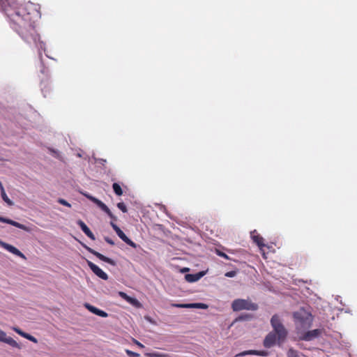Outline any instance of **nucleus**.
<instances>
[{
    "mask_svg": "<svg viewBox=\"0 0 357 357\" xmlns=\"http://www.w3.org/2000/svg\"><path fill=\"white\" fill-rule=\"evenodd\" d=\"M0 6L12 29L24 41L36 43L39 40L33 24V18L39 15L38 5L31 2L19 4L12 0H0Z\"/></svg>",
    "mask_w": 357,
    "mask_h": 357,
    "instance_id": "nucleus-1",
    "label": "nucleus"
},
{
    "mask_svg": "<svg viewBox=\"0 0 357 357\" xmlns=\"http://www.w3.org/2000/svg\"><path fill=\"white\" fill-rule=\"evenodd\" d=\"M271 325L273 331L266 335L263 342L266 348H271L276 344L281 346L288 335V331L278 314H274L271 317Z\"/></svg>",
    "mask_w": 357,
    "mask_h": 357,
    "instance_id": "nucleus-2",
    "label": "nucleus"
},
{
    "mask_svg": "<svg viewBox=\"0 0 357 357\" xmlns=\"http://www.w3.org/2000/svg\"><path fill=\"white\" fill-rule=\"evenodd\" d=\"M293 317L298 330L309 328L313 321L311 313L303 308L294 312Z\"/></svg>",
    "mask_w": 357,
    "mask_h": 357,
    "instance_id": "nucleus-3",
    "label": "nucleus"
},
{
    "mask_svg": "<svg viewBox=\"0 0 357 357\" xmlns=\"http://www.w3.org/2000/svg\"><path fill=\"white\" fill-rule=\"evenodd\" d=\"M231 308L235 312L243 310L255 311L258 309V305L249 299L238 298L232 302Z\"/></svg>",
    "mask_w": 357,
    "mask_h": 357,
    "instance_id": "nucleus-4",
    "label": "nucleus"
},
{
    "mask_svg": "<svg viewBox=\"0 0 357 357\" xmlns=\"http://www.w3.org/2000/svg\"><path fill=\"white\" fill-rule=\"evenodd\" d=\"M110 225L112 226V229L115 231L118 236L124 241L126 244L131 246L133 248H136L137 247V245L133 242L132 240H130L124 233L123 231L115 224L114 222H110Z\"/></svg>",
    "mask_w": 357,
    "mask_h": 357,
    "instance_id": "nucleus-5",
    "label": "nucleus"
},
{
    "mask_svg": "<svg viewBox=\"0 0 357 357\" xmlns=\"http://www.w3.org/2000/svg\"><path fill=\"white\" fill-rule=\"evenodd\" d=\"M85 196L94 204H96L102 211L106 213L110 218L113 220H116V217L113 215L109 208L100 200L98 199L89 195H85Z\"/></svg>",
    "mask_w": 357,
    "mask_h": 357,
    "instance_id": "nucleus-6",
    "label": "nucleus"
},
{
    "mask_svg": "<svg viewBox=\"0 0 357 357\" xmlns=\"http://www.w3.org/2000/svg\"><path fill=\"white\" fill-rule=\"evenodd\" d=\"M87 264L91 268V270L100 278L107 280L108 279V275L106 273H105L101 268H100L97 265L93 264L90 261H87Z\"/></svg>",
    "mask_w": 357,
    "mask_h": 357,
    "instance_id": "nucleus-7",
    "label": "nucleus"
},
{
    "mask_svg": "<svg viewBox=\"0 0 357 357\" xmlns=\"http://www.w3.org/2000/svg\"><path fill=\"white\" fill-rule=\"evenodd\" d=\"M0 342L6 343L14 348H20L19 344L12 337L7 336L6 333L2 330H0Z\"/></svg>",
    "mask_w": 357,
    "mask_h": 357,
    "instance_id": "nucleus-8",
    "label": "nucleus"
},
{
    "mask_svg": "<svg viewBox=\"0 0 357 357\" xmlns=\"http://www.w3.org/2000/svg\"><path fill=\"white\" fill-rule=\"evenodd\" d=\"M0 222L11 225L27 232H30L31 231L30 227L6 218L0 216Z\"/></svg>",
    "mask_w": 357,
    "mask_h": 357,
    "instance_id": "nucleus-9",
    "label": "nucleus"
},
{
    "mask_svg": "<svg viewBox=\"0 0 357 357\" xmlns=\"http://www.w3.org/2000/svg\"><path fill=\"white\" fill-rule=\"evenodd\" d=\"M172 307H178V308H199V309H206L208 305L202 303H188V304H177L173 303L172 304Z\"/></svg>",
    "mask_w": 357,
    "mask_h": 357,
    "instance_id": "nucleus-10",
    "label": "nucleus"
},
{
    "mask_svg": "<svg viewBox=\"0 0 357 357\" xmlns=\"http://www.w3.org/2000/svg\"><path fill=\"white\" fill-rule=\"evenodd\" d=\"M321 333V331L319 329H314L312 331H308L305 332L301 337L300 339L305 341H311L313 339L319 336V335Z\"/></svg>",
    "mask_w": 357,
    "mask_h": 357,
    "instance_id": "nucleus-11",
    "label": "nucleus"
},
{
    "mask_svg": "<svg viewBox=\"0 0 357 357\" xmlns=\"http://www.w3.org/2000/svg\"><path fill=\"white\" fill-rule=\"evenodd\" d=\"M87 250L91 253L92 255H93L94 256H96V257H98L99 259H100L101 261H103L105 262H107L112 266H114L115 265V262L113 259L102 255L101 253L94 250L92 248H86Z\"/></svg>",
    "mask_w": 357,
    "mask_h": 357,
    "instance_id": "nucleus-12",
    "label": "nucleus"
},
{
    "mask_svg": "<svg viewBox=\"0 0 357 357\" xmlns=\"http://www.w3.org/2000/svg\"><path fill=\"white\" fill-rule=\"evenodd\" d=\"M245 355H256L259 356H266L268 355V352L266 351H259V350H248L241 352L236 355V357L243 356Z\"/></svg>",
    "mask_w": 357,
    "mask_h": 357,
    "instance_id": "nucleus-13",
    "label": "nucleus"
},
{
    "mask_svg": "<svg viewBox=\"0 0 357 357\" xmlns=\"http://www.w3.org/2000/svg\"><path fill=\"white\" fill-rule=\"evenodd\" d=\"M119 295L121 296V298H122L123 300L126 301L130 304H131L135 307H137L141 306V304L137 299H136L135 298L129 296L125 292L119 291Z\"/></svg>",
    "mask_w": 357,
    "mask_h": 357,
    "instance_id": "nucleus-14",
    "label": "nucleus"
},
{
    "mask_svg": "<svg viewBox=\"0 0 357 357\" xmlns=\"http://www.w3.org/2000/svg\"><path fill=\"white\" fill-rule=\"evenodd\" d=\"M119 295L121 296V298H122L123 300L126 301L130 304H131L135 307H137L141 306V304L137 299H136L135 298L129 296L125 292L119 291Z\"/></svg>",
    "mask_w": 357,
    "mask_h": 357,
    "instance_id": "nucleus-15",
    "label": "nucleus"
},
{
    "mask_svg": "<svg viewBox=\"0 0 357 357\" xmlns=\"http://www.w3.org/2000/svg\"><path fill=\"white\" fill-rule=\"evenodd\" d=\"M119 295L121 296V298H122L123 300L126 301L130 304H131L135 307H137L141 306V304L137 299H136L135 298L129 296L125 292L119 291Z\"/></svg>",
    "mask_w": 357,
    "mask_h": 357,
    "instance_id": "nucleus-16",
    "label": "nucleus"
},
{
    "mask_svg": "<svg viewBox=\"0 0 357 357\" xmlns=\"http://www.w3.org/2000/svg\"><path fill=\"white\" fill-rule=\"evenodd\" d=\"M1 245L5 249H6L8 251H9L10 252H11L18 257H20L23 259H26L24 255L22 252H20L17 248L14 247L13 245H11L6 243H1Z\"/></svg>",
    "mask_w": 357,
    "mask_h": 357,
    "instance_id": "nucleus-17",
    "label": "nucleus"
},
{
    "mask_svg": "<svg viewBox=\"0 0 357 357\" xmlns=\"http://www.w3.org/2000/svg\"><path fill=\"white\" fill-rule=\"evenodd\" d=\"M251 237L253 241L258 245L260 249L265 247V244L264 243V239L257 234L256 230H254L251 232Z\"/></svg>",
    "mask_w": 357,
    "mask_h": 357,
    "instance_id": "nucleus-18",
    "label": "nucleus"
},
{
    "mask_svg": "<svg viewBox=\"0 0 357 357\" xmlns=\"http://www.w3.org/2000/svg\"><path fill=\"white\" fill-rule=\"evenodd\" d=\"M77 225L80 227L81 229L83 231V232L91 240H95V236L92 233V231L90 230V229L87 227V225L81 220H79L77 221Z\"/></svg>",
    "mask_w": 357,
    "mask_h": 357,
    "instance_id": "nucleus-19",
    "label": "nucleus"
},
{
    "mask_svg": "<svg viewBox=\"0 0 357 357\" xmlns=\"http://www.w3.org/2000/svg\"><path fill=\"white\" fill-rule=\"evenodd\" d=\"M84 306L86 307V309H88L91 312L98 315V316H100L101 317H107L108 316L107 313L105 312V311L103 310H101L89 303H86L84 305Z\"/></svg>",
    "mask_w": 357,
    "mask_h": 357,
    "instance_id": "nucleus-20",
    "label": "nucleus"
},
{
    "mask_svg": "<svg viewBox=\"0 0 357 357\" xmlns=\"http://www.w3.org/2000/svg\"><path fill=\"white\" fill-rule=\"evenodd\" d=\"M12 330H13L15 332H16L17 334H19L20 335H21L22 337L34 342V343H37L38 342V340L37 339L31 335L29 333H26L24 331H22L21 329H20L19 328L17 327H12Z\"/></svg>",
    "mask_w": 357,
    "mask_h": 357,
    "instance_id": "nucleus-21",
    "label": "nucleus"
},
{
    "mask_svg": "<svg viewBox=\"0 0 357 357\" xmlns=\"http://www.w3.org/2000/svg\"><path fill=\"white\" fill-rule=\"evenodd\" d=\"M12 330H13L15 332H16L17 334H19L20 335H21L22 337L34 342V343H37L38 342V340L37 339L31 335L29 333H26L24 331H22L21 329H20L19 328L17 327H12Z\"/></svg>",
    "mask_w": 357,
    "mask_h": 357,
    "instance_id": "nucleus-22",
    "label": "nucleus"
},
{
    "mask_svg": "<svg viewBox=\"0 0 357 357\" xmlns=\"http://www.w3.org/2000/svg\"><path fill=\"white\" fill-rule=\"evenodd\" d=\"M204 275V272H199L195 274H186L185 275V279L188 282H194L196 281H198L199 279H201Z\"/></svg>",
    "mask_w": 357,
    "mask_h": 357,
    "instance_id": "nucleus-23",
    "label": "nucleus"
},
{
    "mask_svg": "<svg viewBox=\"0 0 357 357\" xmlns=\"http://www.w3.org/2000/svg\"><path fill=\"white\" fill-rule=\"evenodd\" d=\"M0 190H1V197H2L3 200L5 202H6L9 206L13 205V202L7 196V195H6V193L5 192L3 186H1L0 188Z\"/></svg>",
    "mask_w": 357,
    "mask_h": 357,
    "instance_id": "nucleus-24",
    "label": "nucleus"
},
{
    "mask_svg": "<svg viewBox=\"0 0 357 357\" xmlns=\"http://www.w3.org/2000/svg\"><path fill=\"white\" fill-rule=\"evenodd\" d=\"M112 188H113V190H114V192L116 193V195L121 196V195H123V190L121 189V187L117 183H113Z\"/></svg>",
    "mask_w": 357,
    "mask_h": 357,
    "instance_id": "nucleus-25",
    "label": "nucleus"
},
{
    "mask_svg": "<svg viewBox=\"0 0 357 357\" xmlns=\"http://www.w3.org/2000/svg\"><path fill=\"white\" fill-rule=\"evenodd\" d=\"M287 357H299V356L296 350L289 349L287 351Z\"/></svg>",
    "mask_w": 357,
    "mask_h": 357,
    "instance_id": "nucleus-26",
    "label": "nucleus"
},
{
    "mask_svg": "<svg viewBox=\"0 0 357 357\" xmlns=\"http://www.w3.org/2000/svg\"><path fill=\"white\" fill-rule=\"evenodd\" d=\"M117 207L123 213H126L128 211L127 207L123 202H119L117 204Z\"/></svg>",
    "mask_w": 357,
    "mask_h": 357,
    "instance_id": "nucleus-27",
    "label": "nucleus"
},
{
    "mask_svg": "<svg viewBox=\"0 0 357 357\" xmlns=\"http://www.w3.org/2000/svg\"><path fill=\"white\" fill-rule=\"evenodd\" d=\"M147 356L150 357H169L168 354L159 353L149 354Z\"/></svg>",
    "mask_w": 357,
    "mask_h": 357,
    "instance_id": "nucleus-28",
    "label": "nucleus"
},
{
    "mask_svg": "<svg viewBox=\"0 0 357 357\" xmlns=\"http://www.w3.org/2000/svg\"><path fill=\"white\" fill-rule=\"evenodd\" d=\"M126 353L130 357H138V356H139V354H137L136 352H134V351H130L129 349H126Z\"/></svg>",
    "mask_w": 357,
    "mask_h": 357,
    "instance_id": "nucleus-29",
    "label": "nucleus"
},
{
    "mask_svg": "<svg viewBox=\"0 0 357 357\" xmlns=\"http://www.w3.org/2000/svg\"><path fill=\"white\" fill-rule=\"evenodd\" d=\"M58 202L63 206H66L68 207H71L70 204H69L66 200H65L63 199H61V198L59 199Z\"/></svg>",
    "mask_w": 357,
    "mask_h": 357,
    "instance_id": "nucleus-30",
    "label": "nucleus"
},
{
    "mask_svg": "<svg viewBox=\"0 0 357 357\" xmlns=\"http://www.w3.org/2000/svg\"><path fill=\"white\" fill-rule=\"evenodd\" d=\"M236 272L234 271H229L225 273V276L228 278H233L236 275Z\"/></svg>",
    "mask_w": 357,
    "mask_h": 357,
    "instance_id": "nucleus-31",
    "label": "nucleus"
},
{
    "mask_svg": "<svg viewBox=\"0 0 357 357\" xmlns=\"http://www.w3.org/2000/svg\"><path fill=\"white\" fill-rule=\"evenodd\" d=\"M216 253L220 257H223L225 259H229V257L225 253H224V252H221L220 250H217Z\"/></svg>",
    "mask_w": 357,
    "mask_h": 357,
    "instance_id": "nucleus-32",
    "label": "nucleus"
},
{
    "mask_svg": "<svg viewBox=\"0 0 357 357\" xmlns=\"http://www.w3.org/2000/svg\"><path fill=\"white\" fill-rule=\"evenodd\" d=\"M105 241L111 245H114V242L109 237H105Z\"/></svg>",
    "mask_w": 357,
    "mask_h": 357,
    "instance_id": "nucleus-33",
    "label": "nucleus"
},
{
    "mask_svg": "<svg viewBox=\"0 0 357 357\" xmlns=\"http://www.w3.org/2000/svg\"><path fill=\"white\" fill-rule=\"evenodd\" d=\"M134 342L140 348H144V346L142 343H140L139 341L134 340Z\"/></svg>",
    "mask_w": 357,
    "mask_h": 357,
    "instance_id": "nucleus-34",
    "label": "nucleus"
},
{
    "mask_svg": "<svg viewBox=\"0 0 357 357\" xmlns=\"http://www.w3.org/2000/svg\"><path fill=\"white\" fill-rule=\"evenodd\" d=\"M187 271H188V268H186L183 270V272H185Z\"/></svg>",
    "mask_w": 357,
    "mask_h": 357,
    "instance_id": "nucleus-35",
    "label": "nucleus"
},
{
    "mask_svg": "<svg viewBox=\"0 0 357 357\" xmlns=\"http://www.w3.org/2000/svg\"><path fill=\"white\" fill-rule=\"evenodd\" d=\"M3 186V184L1 183V182L0 181V188Z\"/></svg>",
    "mask_w": 357,
    "mask_h": 357,
    "instance_id": "nucleus-36",
    "label": "nucleus"
},
{
    "mask_svg": "<svg viewBox=\"0 0 357 357\" xmlns=\"http://www.w3.org/2000/svg\"><path fill=\"white\" fill-rule=\"evenodd\" d=\"M1 243H2V242H1V241H0V244H1Z\"/></svg>",
    "mask_w": 357,
    "mask_h": 357,
    "instance_id": "nucleus-37",
    "label": "nucleus"
}]
</instances>
